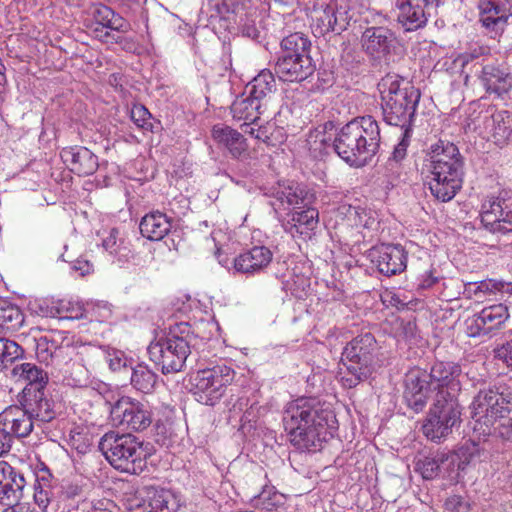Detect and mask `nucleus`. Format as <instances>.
Listing matches in <instances>:
<instances>
[{"label":"nucleus","instance_id":"31","mask_svg":"<svg viewBox=\"0 0 512 512\" xmlns=\"http://www.w3.org/2000/svg\"><path fill=\"white\" fill-rule=\"evenodd\" d=\"M144 488L150 512H176L178 510V499L170 490L156 486H145Z\"/></svg>","mask_w":512,"mask_h":512},{"label":"nucleus","instance_id":"17","mask_svg":"<svg viewBox=\"0 0 512 512\" xmlns=\"http://www.w3.org/2000/svg\"><path fill=\"white\" fill-rule=\"evenodd\" d=\"M481 222L492 233H512V207L507 200L491 198L483 202Z\"/></svg>","mask_w":512,"mask_h":512},{"label":"nucleus","instance_id":"28","mask_svg":"<svg viewBox=\"0 0 512 512\" xmlns=\"http://www.w3.org/2000/svg\"><path fill=\"white\" fill-rule=\"evenodd\" d=\"M481 81L488 93L502 97L512 89V74L505 68L488 64L482 68Z\"/></svg>","mask_w":512,"mask_h":512},{"label":"nucleus","instance_id":"62","mask_svg":"<svg viewBox=\"0 0 512 512\" xmlns=\"http://www.w3.org/2000/svg\"><path fill=\"white\" fill-rule=\"evenodd\" d=\"M43 353H46L45 359H47L50 356V347H49L48 336L40 337L37 342V354L40 356Z\"/></svg>","mask_w":512,"mask_h":512},{"label":"nucleus","instance_id":"53","mask_svg":"<svg viewBox=\"0 0 512 512\" xmlns=\"http://www.w3.org/2000/svg\"><path fill=\"white\" fill-rule=\"evenodd\" d=\"M445 508L451 512H467L468 505L461 496L453 495L446 499Z\"/></svg>","mask_w":512,"mask_h":512},{"label":"nucleus","instance_id":"42","mask_svg":"<svg viewBox=\"0 0 512 512\" xmlns=\"http://www.w3.org/2000/svg\"><path fill=\"white\" fill-rule=\"evenodd\" d=\"M256 17V10L252 7L245 15H241L233 22L239 26L244 37L257 40L260 37V31L256 26Z\"/></svg>","mask_w":512,"mask_h":512},{"label":"nucleus","instance_id":"64","mask_svg":"<svg viewBox=\"0 0 512 512\" xmlns=\"http://www.w3.org/2000/svg\"><path fill=\"white\" fill-rule=\"evenodd\" d=\"M2 512H33V511L28 504L19 503V501H18V502H14V503L8 505V507L6 509H4Z\"/></svg>","mask_w":512,"mask_h":512},{"label":"nucleus","instance_id":"40","mask_svg":"<svg viewBox=\"0 0 512 512\" xmlns=\"http://www.w3.org/2000/svg\"><path fill=\"white\" fill-rule=\"evenodd\" d=\"M465 291L477 295L478 293H505L512 295V282H504L500 280L487 279L477 283H469L466 285Z\"/></svg>","mask_w":512,"mask_h":512},{"label":"nucleus","instance_id":"61","mask_svg":"<svg viewBox=\"0 0 512 512\" xmlns=\"http://www.w3.org/2000/svg\"><path fill=\"white\" fill-rule=\"evenodd\" d=\"M437 277L433 275L432 270L425 271L419 279V287L427 289L432 287L437 282Z\"/></svg>","mask_w":512,"mask_h":512},{"label":"nucleus","instance_id":"14","mask_svg":"<svg viewBox=\"0 0 512 512\" xmlns=\"http://www.w3.org/2000/svg\"><path fill=\"white\" fill-rule=\"evenodd\" d=\"M363 51L372 59L389 62L398 53L401 45L396 32L384 25H372L361 34Z\"/></svg>","mask_w":512,"mask_h":512},{"label":"nucleus","instance_id":"1","mask_svg":"<svg viewBox=\"0 0 512 512\" xmlns=\"http://www.w3.org/2000/svg\"><path fill=\"white\" fill-rule=\"evenodd\" d=\"M283 425L291 444L301 451L316 452L337 429L330 404L316 398H298L287 404Z\"/></svg>","mask_w":512,"mask_h":512},{"label":"nucleus","instance_id":"16","mask_svg":"<svg viewBox=\"0 0 512 512\" xmlns=\"http://www.w3.org/2000/svg\"><path fill=\"white\" fill-rule=\"evenodd\" d=\"M479 453L477 445L472 443L462 447L458 453H437L434 456L421 458L416 462L415 470L424 479H434L442 468L453 471L455 463H457L458 470L464 469L465 461L461 460V455L469 462L475 455L479 456Z\"/></svg>","mask_w":512,"mask_h":512},{"label":"nucleus","instance_id":"49","mask_svg":"<svg viewBox=\"0 0 512 512\" xmlns=\"http://www.w3.org/2000/svg\"><path fill=\"white\" fill-rule=\"evenodd\" d=\"M497 422V426L494 425L492 431L503 440L512 442V417L504 415Z\"/></svg>","mask_w":512,"mask_h":512},{"label":"nucleus","instance_id":"5","mask_svg":"<svg viewBox=\"0 0 512 512\" xmlns=\"http://www.w3.org/2000/svg\"><path fill=\"white\" fill-rule=\"evenodd\" d=\"M429 162L431 194L441 202L452 200L463 184L464 163L459 149L449 141L439 140L430 148Z\"/></svg>","mask_w":512,"mask_h":512},{"label":"nucleus","instance_id":"30","mask_svg":"<svg viewBox=\"0 0 512 512\" xmlns=\"http://www.w3.org/2000/svg\"><path fill=\"white\" fill-rule=\"evenodd\" d=\"M141 235L151 241L162 240L171 229L170 219L159 211L146 214L140 221Z\"/></svg>","mask_w":512,"mask_h":512},{"label":"nucleus","instance_id":"33","mask_svg":"<svg viewBox=\"0 0 512 512\" xmlns=\"http://www.w3.org/2000/svg\"><path fill=\"white\" fill-rule=\"evenodd\" d=\"M244 134L265 143L267 146H276L277 143L282 141V131L274 123L267 122L264 125H259L258 121L254 123H244L241 126Z\"/></svg>","mask_w":512,"mask_h":512},{"label":"nucleus","instance_id":"57","mask_svg":"<svg viewBox=\"0 0 512 512\" xmlns=\"http://www.w3.org/2000/svg\"><path fill=\"white\" fill-rule=\"evenodd\" d=\"M91 512H118V507L112 500L98 499L92 502Z\"/></svg>","mask_w":512,"mask_h":512},{"label":"nucleus","instance_id":"15","mask_svg":"<svg viewBox=\"0 0 512 512\" xmlns=\"http://www.w3.org/2000/svg\"><path fill=\"white\" fill-rule=\"evenodd\" d=\"M110 416L114 425L135 431L145 430L153 420L150 405L130 397H121L115 402L111 407Z\"/></svg>","mask_w":512,"mask_h":512},{"label":"nucleus","instance_id":"45","mask_svg":"<svg viewBox=\"0 0 512 512\" xmlns=\"http://www.w3.org/2000/svg\"><path fill=\"white\" fill-rule=\"evenodd\" d=\"M112 256L120 264L132 263L133 265L139 266L142 263L140 255L131 250L130 247L125 244L124 240H120L119 247Z\"/></svg>","mask_w":512,"mask_h":512},{"label":"nucleus","instance_id":"32","mask_svg":"<svg viewBox=\"0 0 512 512\" xmlns=\"http://www.w3.org/2000/svg\"><path fill=\"white\" fill-rule=\"evenodd\" d=\"M13 374L28 382L25 388L33 391L44 390L48 383V374L34 363H21L13 368Z\"/></svg>","mask_w":512,"mask_h":512},{"label":"nucleus","instance_id":"50","mask_svg":"<svg viewBox=\"0 0 512 512\" xmlns=\"http://www.w3.org/2000/svg\"><path fill=\"white\" fill-rule=\"evenodd\" d=\"M93 18L96 24L100 25L102 28H109L110 22L113 19V10L103 4H100L95 7L93 11Z\"/></svg>","mask_w":512,"mask_h":512},{"label":"nucleus","instance_id":"39","mask_svg":"<svg viewBox=\"0 0 512 512\" xmlns=\"http://www.w3.org/2000/svg\"><path fill=\"white\" fill-rule=\"evenodd\" d=\"M157 383V375L146 365L138 364L132 368L131 384L140 392L150 393Z\"/></svg>","mask_w":512,"mask_h":512},{"label":"nucleus","instance_id":"3","mask_svg":"<svg viewBox=\"0 0 512 512\" xmlns=\"http://www.w3.org/2000/svg\"><path fill=\"white\" fill-rule=\"evenodd\" d=\"M320 141L351 166H363L379 151L380 127L372 116L358 117L344 125L331 143L326 138Z\"/></svg>","mask_w":512,"mask_h":512},{"label":"nucleus","instance_id":"51","mask_svg":"<svg viewBox=\"0 0 512 512\" xmlns=\"http://www.w3.org/2000/svg\"><path fill=\"white\" fill-rule=\"evenodd\" d=\"M480 21L486 28L497 31L503 28L504 24L507 21V18L504 17L503 15H500V13L495 14V12H492L481 15Z\"/></svg>","mask_w":512,"mask_h":512},{"label":"nucleus","instance_id":"29","mask_svg":"<svg viewBox=\"0 0 512 512\" xmlns=\"http://www.w3.org/2000/svg\"><path fill=\"white\" fill-rule=\"evenodd\" d=\"M212 136L219 145L229 151L233 158H240L247 152L248 145L243 134L229 126L215 125Z\"/></svg>","mask_w":512,"mask_h":512},{"label":"nucleus","instance_id":"7","mask_svg":"<svg viewBox=\"0 0 512 512\" xmlns=\"http://www.w3.org/2000/svg\"><path fill=\"white\" fill-rule=\"evenodd\" d=\"M149 444L131 433L109 431L99 441L98 447L115 469L132 475H140L150 456Z\"/></svg>","mask_w":512,"mask_h":512},{"label":"nucleus","instance_id":"55","mask_svg":"<svg viewBox=\"0 0 512 512\" xmlns=\"http://www.w3.org/2000/svg\"><path fill=\"white\" fill-rule=\"evenodd\" d=\"M108 29H110L111 31H116L118 33H127L131 30V25L121 15L113 11V19L111 20Z\"/></svg>","mask_w":512,"mask_h":512},{"label":"nucleus","instance_id":"54","mask_svg":"<svg viewBox=\"0 0 512 512\" xmlns=\"http://www.w3.org/2000/svg\"><path fill=\"white\" fill-rule=\"evenodd\" d=\"M495 357L512 368V340L505 342L495 349Z\"/></svg>","mask_w":512,"mask_h":512},{"label":"nucleus","instance_id":"26","mask_svg":"<svg viewBox=\"0 0 512 512\" xmlns=\"http://www.w3.org/2000/svg\"><path fill=\"white\" fill-rule=\"evenodd\" d=\"M509 318L508 308L504 304H495L483 308L475 315L473 323L477 331L473 335H487L498 330Z\"/></svg>","mask_w":512,"mask_h":512},{"label":"nucleus","instance_id":"46","mask_svg":"<svg viewBox=\"0 0 512 512\" xmlns=\"http://www.w3.org/2000/svg\"><path fill=\"white\" fill-rule=\"evenodd\" d=\"M147 504L146 491L143 487L137 494L127 499L126 508L128 512H150Z\"/></svg>","mask_w":512,"mask_h":512},{"label":"nucleus","instance_id":"8","mask_svg":"<svg viewBox=\"0 0 512 512\" xmlns=\"http://www.w3.org/2000/svg\"><path fill=\"white\" fill-rule=\"evenodd\" d=\"M377 342L371 333L353 338L344 347L341 357L340 381L351 389L367 380L374 370Z\"/></svg>","mask_w":512,"mask_h":512},{"label":"nucleus","instance_id":"12","mask_svg":"<svg viewBox=\"0 0 512 512\" xmlns=\"http://www.w3.org/2000/svg\"><path fill=\"white\" fill-rule=\"evenodd\" d=\"M354 12L346 4L336 1L317 3L311 12V28L316 37L340 35L347 30Z\"/></svg>","mask_w":512,"mask_h":512},{"label":"nucleus","instance_id":"35","mask_svg":"<svg viewBox=\"0 0 512 512\" xmlns=\"http://www.w3.org/2000/svg\"><path fill=\"white\" fill-rule=\"evenodd\" d=\"M287 502L285 494L280 493L273 486H265L262 491L252 500L255 508L266 510L268 512L284 509Z\"/></svg>","mask_w":512,"mask_h":512},{"label":"nucleus","instance_id":"20","mask_svg":"<svg viewBox=\"0 0 512 512\" xmlns=\"http://www.w3.org/2000/svg\"><path fill=\"white\" fill-rule=\"evenodd\" d=\"M34 424V420L22 404L9 406L0 413V432L10 438L11 435L18 438L27 437L33 431Z\"/></svg>","mask_w":512,"mask_h":512},{"label":"nucleus","instance_id":"38","mask_svg":"<svg viewBox=\"0 0 512 512\" xmlns=\"http://www.w3.org/2000/svg\"><path fill=\"white\" fill-rule=\"evenodd\" d=\"M218 15L228 21H235L252 8L249 0H213Z\"/></svg>","mask_w":512,"mask_h":512},{"label":"nucleus","instance_id":"48","mask_svg":"<svg viewBox=\"0 0 512 512\" xmlns=\"http://www.w3.org/2000/svg\"><path fill=\"white\" fill-rule=\"evenodd\" d=\"M402 138L400 142L394 147L391 157L389 161L400 162L403 160L407 153V147L409 146V141L411 137V128H401Z\"/></svg>","mask_w":512,"mask_h":512},{"label":"nucleus","instance_id":"41","mask_svg":"<svg viewBox=\"0 0 512 512\" xmlns=\"http://www.w3.org/2000/svg\"><path fill=\"white\" fill-rule=\"evenodd\" d=\"M24 321L21 310L11 303L0 300V327L17 329Z\"/></svg>","mask_w":512,"mask_h":512},{"label":"nucleus","instance_id":"52","mask_svg":"<svg viewBox=\"0 0 512 512\" xmlns=\"http://www.w3.org/2000/svg\"><path fill=\"white\" fill-rule=\"evenodd\" d=\"M151 114L144 106H135L131 111V118L138 127L146 128L147 125L151 126L148 122Z\"/></svg>","mask_w":512,"mask_h":512},{"label":"nucleus","instance_id":"4","mask_svg":"<svg viewBox=\"0 0 512 512\" xmlns=\"http://www.w3.org/2000/svg\"><path fill=\"white\" fill-rule=\"evenodd\" d=\"M307 191L298 184H281L270 190V205L273 207L285 232L292 237L310 238L319 222L318 210L308 207L296 208L304 204Z\"/></svg>","mask_w":512,"mask_h":512},{"label":"nucleus","instance_id":"2","mask_svg":"<svg viewBox=\"0 0 512 512\" xmlns=\"http://www.w3.org/2000/svg\"><path fill=\"white\" fill-rule=\"evenodd\" d=\"M463 376L459 363L453 361H436L428 372L413 368L405 375L403 398L407 406L419 413L426 407L431 391L434 398L458 399L461 392Z\"/></svg>","mask_w":512,"mask_h":512},{"label":"nucleus","instance_id":"25","mask_svg":"<svg viewBox=\"0 0 512 512\" xmlns=\"http://www.w3.org/2000/svg\"><path fill=\"white\" fill-rule=\"evenodd\" d=\"M20 404L25 407L35 423L50 422L56 416L54 404L45 396L43 390L31 392V388H24Z\"/></svg>","mask_w":512,"mask_h":512},{"label":"nucleus","instance_id":"56","mask_svg":"<svg viewBox=\"0 0 512 512\" xmlns=\"http://www.w3.org/2000/svg\"><path fill=\"white\" fill-rule=\"evenodd\" d=\"M120 240L121 239H118V230L111 229L109 235L103 239L102 246L110 255H112L119 247Z\"/></svg>","mask_w":512,"mask_h":512},{"label":"nucleus","instance_id":"11","mask_svg":"<svg viewBox=\"0 0 512 512\" xmlns=\"http://www.w3.org/2000/svg\"><path fill=\"white\" fill-rule=\"evenodd\" d=\"M234 375V370L225 364L199 370L193 378L196 400L205 405H215L224 395L227 385L233 381Z\"/></svg>","mask_w":512,"mask_h":512},{"label":"nucleus","instance_id":"37","mask_svg":"<svg viewBox=\"0 0 512 512\" xmlns=\"http://www.w3.org/2000/svg\"><path fill=\"white\" fill-rule=\"evenodd\" d=\"M261 102L247 95L246 97L237 98L231 106L233 117L238 120H249L254 123L259 120Z\"/></svg>","mask_w":512,"mask_h":512},{"label":"nucleus","instance_id":"59","mask_svg":"<svg viewBox=\"0 0 512 512\" xmlns=\"http://www.w3.org/2000/svg\"><path fill=\"white\" fill-rule=\"evenodd\" d=\"M36 479L41 487L39 495L41 496L43 493L47 495V491H45L44 488L49 487V482L52 479V474L50 473V471L48 469L40 470L39 473L36 475Z\"/></svg>","mask_w":512,"mask_h":512},{"label":"nucleus","instance_id":"9","mask_svg":"<svg viewBox=\"0 0 512 512\" xmlns=\"http://www.w3.org/2000/svg\"><path fill=\"white\" fill-rule=\"evenodd\" d=\"M190 353L187 337L179 336L172 330L166 338L151 342L148 347L150 360L161 368L163 374L182 371Z\"/></svg>","mask_w":512,"mask_h":512},{"label":"nucleus","instance_id":"19","mask_svg":"<svg viewBox=\"0 0 512 512\" xmlns=\"http://www.w3.org/2000/svg\"><path fill=\"white\" fill-rule=\"evenodd\" d=\"M370 256L379 272L387 276L400 274L407 267V253L399 244H381L371 249Z\"/></svg>","mask_w":512,"mask_h":512},{"label":"nucleus","instance_id":"44","mask_svg":"<svg viewBox=\"0 0 512 512\" xmlns=\"http://www.w3.org/2000/svg\"><path fill=\"white\" fill-rule=\"evenodd\" d=\"M59 494L64 501L78 502L84 497V486L78 480H63Z\"/></svg>","mask_w":512,"mask_h":512},{"label":"nucleus","instance_id":"21","mask_svg":"<svg viewBox=\"0 0 512 512\" xmlns=\"http://www.w3.org/2000/svg\"><path fill=\"white\" fill-rule=\"evenodd\" d=\"M314 71L311 57L298 58L281 54L275 63V73L284 82H301Z\"/></svg>","mask_w":512,"mask_h":512},{"label":"nucleus","instance_id":"34","mask_svg":"<svg viewBox=\"0 0 512 512\" xmlns=\"http://www.w3.org/2000/svg\"><path fill=\"white\" fill-rule=\"evenodd\" d=\"M275 86L274 75L264 69L246 86L245 94L261 102L275 90Z\"/></svg>","mask_w":512,"mask_h":512},{"label":"nucleus","instance_id":"18","mask_svg":"<svg viewBox=\"0 0 512 512\" xmlns=\"http://www.w3.org/2000/svg\"><path fill=\"white\" fill-rule=\"evenodd\" d=\"M439 0H405L399 5L398 22L406 32L423 28L436 12Z\"/></svg>","mask_w":512,"mask_h":512},{"label":"nucleus","instance_id":"23","mask_svg":"<svg viewBox=\"0 0 512 512\" xmlns=\"http://www.w3.org/2000/svg\"><path fill=\"white\" fill-rule=\"evenodd\" d=\"M272 259L273 253L268 247L254 246L233 259V268L238 273L254 275L266 269Z\"/></svg>","mask_w":512,"mask_h":512},{"label":"nucleus","instance_id":"24","mask_svg":"<svg viewBox=\"0 0 512 512\" xmlns=\"http://www.w3.org/2000/svg\"><path fill=\"white\" fill-rule=\"evenodd\" d=\"M70 171L79 176L92 175L98 169V158L86 147H66L60 153Z\"/></svg>","mask_w":512,"mask_h":512},{"label":"nucleus","instance_id":"36","mask_svg":"<svg viewBox=\"0 0 512 512\" xmlns=\"http://www.w3.org/2000/svg\"><path fill=\"white\" fill-rule=\"evenodd\" d=\"M311 41L302 32H295L281 41V54L304 58L310 57Z\"/></svg>","mask_w":512,"mask_h":512},{"label":"nucleus","instance_id":"60","mask_svg":"<svg viewBox=\"0 0 512 512\" xmlns=\"http://www.w3.org/2000/svg\"><path fill=\"white\" fill-rule=\"evenodd\" d=\"M478 8L480 10V15L495 12V14L500 13V8L497 6L492 0H479Z\"/></svg>","mask_w":512,"mask_h":512},{"label":"nucleus","instance_id":"43","mask_svg":"<svg viewBox=\"0 0 512 512\" xmlns=\"http://www.w3.org/2000/svg\"><path fill=\"white\" fill-rule=\"evenodd\" d=\"M23 349L16 342L0 338V368L7 367L8 364L20 358Z\"/></svg>","mask_w":512,"mask_h":512},{"label":"nucleus","instance_id":"22","mask_svg":"<svg viewBox=\"0 0 512 512\" xmlns=\"http://www.w3.org/2000/svg\"><path fill=\"white\" fill-rule=\"evenodd\" d=\"M26 480L20 471L5 461H0V503L10 505L20 501Z\"/></svg>","mask_w":512,"mask_h":512},{"label":"nucleus","instance_id":"6","mask_svg":"<svg viewBox=\"0 0 512 512\" xmlns=\"http://www.w3.org/2000/svg\"><path fill=\"white\" fill-rule=\"evenodd\" d=\"M378 87L384 121L400 128H410L421 96L419 89L396 74H387Z\"/></svg>","mask_w":512,"mask_h":512},{"label":"nucleus","instance_id":"27","mask_svg":"<svg viewBox=\"0 0 512 512\" xmlns=\"http://www.w3.org/2000/svg\"><path fill=\"white\" fill-rule=\"evenodd\" d=\"M484 130L498 146H503L512 134V113L507 110L495 111L485 117Z\"/></svg>","mask_w":512,"mask_h":512},{"label":"nucleus","instance_id":"47","mask_svg":"<svg viewBox=\"0 0 512 512\" xmlns=\"http://www.w3.org/2000/svg\"><path fill=\"white\" fill-rule=\"evenodd\" d=\"M105 360L112 371H120L127 367L128 359L120 350L110 349L105 352Z\"/></svg>","mask_w":512,"mask_h":512},{"label":"nucleus","instance_id":"13","mask_svg":"<svg viewBox=\"0 0 512 512\" xmlns=\"http://www.w3.org/2000/svg\"><path fill=\"white\" fill-rule=\"evenodd\" d=\"M509 396L493 389L481 390L471 403V416L481 426L484 434H491L492 427L500 417L510 412Z\"/></svg>","mask_w":512,"mask_h":512},{"label":"nucleus","instance_id":"63","mask_svg":"<svg viewBox=\"0 0 512 512\" xmlns=\"http://www.w3.org/2000/svg\"><path fill=\"white\" fill-rule=\"evenodd\" d=\"M481 52L474 50L472 52H465L458 57V61L461 63V66L464 67L470 62H472L474 59L478 58L480 56Z\"/></svg>","mask_w":512,"mask_h":512},{"label":"nucleus","instance_id":"58","mask_svg":"<svg viewBox=\"0 0 512 512\" xmlns=\"http://www.w3.org/2000/svg\"><path fill=\"white\" fill-rule=\"evenodd\" d=\"M71 268L78 272L80 276H85L93 270V265L85 259H77L71 265Z\"/></svg>","mask_w":512,"mask_h":512},{"label":"nucleus","instance_id":"10","mask_svg":"<svg viewBox=\"0 0 512 512\" xmlns=\"http://www.w3.org/2000/svg\"><path fill=\"white\" fill-rule=\"evenodd\" d=\"M461 421V406L458 399L434 398L422 426L423 434L431 441L440 442Z\"/></svg>","mask_w":512,"mask_h":512}]
</instances>
